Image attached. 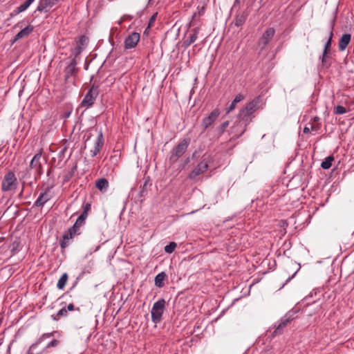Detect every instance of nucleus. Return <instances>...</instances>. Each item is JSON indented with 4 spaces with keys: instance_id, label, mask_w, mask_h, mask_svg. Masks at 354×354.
Wrapping results in <instances>:
<instances>
[{
    "instance_id": "42",
    "label": "nucleus",
    "mask_w": 354,
    "mask_h": 354,
    "mask_svg": "<svg viewBox=\"0 0 354 354\" xmlns=\"http://www.w3.org/2000/svg\"><path fill=\"white\" fill-rule=\"evenodd\" d=\"M312 120H313V123H317V122H319L320 118L317 116H315L313 118Z\"/></svg>"
},
{
    "instance_id": "15",
    "label": "nucleus",
    "mask_w": 354,
    "mask_h": 354,
    "mask_svg": "<svg viewBox=\"0 0 354 354\" xmlns=\"http://www.w3.org/2000/svg\"><path fill=\"white\" fill-rule=\"evenodd\" d=\"M104 145L103 136L101 131L98 132L97 138L95 141L94 146L91 150V155L92 157L95 156L100 153L102 146Z\"/></svg>"
},
{
    "instance_id": "29",
    "label": "nucleus",
    "mask_w": 354,
    "mask_h": 354,
    "mask_svg": "<svg viewBox=\"0 0 354 354\" xmlns=\"http://www.w3.org/2000/svg\"><path fill=\"white\" fill-rule=\"evenodd\" d=\"M149 184V181L147 179H145L143 185H140V190L138 193V196L140 198L145 197L147 194V187Z\"/></svg>"
},
{
    "instance_id": "7",
    "label": "nucleus",
    "mask_w": 354,
    "mask_h": 354,
    "mask_svg": "<svg viewBox=\"0 0 354 354\" xmlns=\"http://www.w3.org/2000/svg\"><path fill=\"white\" fill-rule=\"evenodd\" d=\"M99 94V88L97 86L93 84L88 91L85 95L84 99L82 101V106L83 107L88 108L91 107Z\"/></svg>"
},
{
    "instance_id": "33",
    "label": "nucleus",
    "mask_w": 354,
    "mask_h": 354,
    "mask_svg": "<svg viewBox=\"0 0 354 354\" xmlns=\"http://www.w3.org/2000/svg\"><path fill=\"white\" fill-rule=\"evenodd\" d=\"M333 112L336 115H341V114H344V113H346L347 110L344 106H341V105H337L334 107Z\"/></svg>"
},
{
    "instance_id": "12",
    "label": "nucleus",
    "mask_w": 354,
    "mask_h": 354,
    "mask_svg": "<svg viewBox=\"0 0 354 354\" xmlns=\"http://www.w3.org/2000/svg\"><path fill=\"white\" fill-rule=\"evenodd\" d=\"M239 121L236 120L233 126L230 128V134L232 136L231 140H234L241 137L246 131L247 127L239 125Z\"/></svg>"
},
{
    "instance_id": "46",
    "label": "nucleus",
    "mask_w": 354,
    "mask_h": 354,
    "mask_svg": "<svg viewBox=\"0 0 354 354\" xmlns=\"http://www.w3.org/2000/svg\"><path fill=\"white\" fill-rule=\"evenodd\" d=\"M70 114H71V112L65 113H64V117H65V118H68V117H69Z\"/></svg>"
},
{
    "instance_id": "30",
    "label": "nucleus",
    "mask_w": 354,
    "mask_h": 354,
    "mask_svg": "<svg viewBox=\"0 0 354 354\" xmlns=\"http://www.w3.org/2000/svg\"><path fill=\"white\" fill-rule=\"evenodd\" d=\"M75 170H76V166H74L70 171H68L64 174V179H63L64 183L69 181V180L73 177Z\"/></svg>"
},
{
    "instance_id": "22",
    "label": "nucleus",
    "mask_w": 354,
    "mask_h": 354,
    "mask_svg": "<svg viewBox=\"0 0 354 354\" xmlns=\"http://www.w3.org/2000/svg\"><path fill=\"white\" fill-rule=\"evenodd\" d=\"M95 187L102 192L106 191L109 187V182L106 178L98 179L95 183Z\"/></svg>"
},
{
    "instance_id": "25",
    "label": "nucleus",
    "mask_w": 354,
    "mask_h": 354,
    "mask_svg": "<svg viewBox=\"0 0 354 354\" xmlns=\"http://www.w3.org/2000/svg\"><path fill=\"white\" fill-rule=\"evenodd\" d=\"M244 99V95L242 94H238L233 101L232 102L231 104L226 109V113H229L232 111H233L237 103L240 102L241 100Z\"/></svg>"
},
{
    "instance_id": "34",
    "label": "nucleus",
    "mask_w": 354,
    "mask_h": 354,
    "mask_svg": "<svg viewBox=\"0 0 354 354\" xmlns=\"http://www.w3.org/2000/svg\"><path fill=\"white\" fill-rule=\"evenodd\" d=\"M176 246H177V244L175 242H171V243H169V244L167 245L165 247V251L167 253L171 254V252H174V250H175Z\"/></svg>"
},
{
    "instance_id": "23",
    "label": "nucleus",
    "mask_w": 354,
    "mask_h": 354,
    "mask_svg": "<svg viewBox=\"0 0 354 354\" xmlns=\"http://www.w3.org/2000/svg\"><path fill=\"white\" fill-rule=\"evenodd\" d=\"M248 17V15L245 12L238 14L234 21V25L236 27H240L244 24Z\"/></svg>"
},
{
    "instance_id": "31",
    "label": "nucleus",
    "mask_w": 354,
    "mask_h": 354,
    "mask_svg": "<svg viewBox=\"0 0 354 354\" xmlns=\"http://www.w3.org/2000/svg\"><path fill=\"white\" fill-rule=\"evenodd\" d=\"M229 124H230L229 121H225L216 128V131H217L218 136H221L224 133L225 129L229 126Z\"/></svg>"
},
{
    "instance_id": "28",
    "label": "nucleus",
    "mask_w": 354,
    "mask_h": 354,
    "mask_svg": "<svg viewBox=\"0 0 354 354\" xmlns=\"http://www.w3.org/2000/svg\"><path fill=\"white\" fill-rule=\"evenodd\" d=\"M334 160V158L332 156L326 157L324 160L322 162L321 167L324 169H329L332 165V162Z\"/></svg>"
},
{
    "instance_id": "4",
    "label": "nucleus",
    "mask_w": 354,
    "mask_h": 354,
    "mask_svg": "<svg viewBox=\"0 0 354 354\" xmlns=\"http://www.w3.org/2000/svg\"><path fill=\"white\" fill-rule=\"evenodd\" d=\"M211 158L208 154H204L201 162L189 174V179H195L197 176L206 172L209 168Z\"/></svg>"
},
{
    "instance_id": "5",
    "label": "nucleus",
    "mask_w": 354,
    "mask_h": 354,
    "mask_svg": "<svg viewBox=\"0 0 354 354\" xmlns=\"http://www.w3.org/2000/svg\"><path fill=\"white\" fill-rule=\"evenodd\" d=\"M166 301L161 299L156 301L151 308V320L153 323H159L162 319V316L165 308Z\"/></svg>"
},
{
    "instance_id": "43",
    "label": "nucleus",
    "mask_w": 354,
    "mask_h": 354,
    "mask_svg": "<svg viewBox=\"0 0 354 354\" xmlns=\"http://www.w3.org/2000/svg\"><path fill=\"white\" fill-rule=\"evenodd\" d=\"M310 130H311L310 128H309L308 127H305L304 129V133H309Z\"/></svg>"
},
{
    "instance_id": "40",
    "label": "nucleus",
    "mask_w": 354,
    "mask_h": 354,
    "mask_svg": "<svg viewBox=\"0 0 354 354\" xmlns=\"http://www.w3.org/2000/svg\"><path fill=\"white\" fill-rule=\"evenodd\" d=\"M156 13L154 14L151 18L150 19V21H149V27L151 26L152 25V24L153 23V21H155L156 19Z\"/></svg>"
},
{
    "instance_id": "36",
    "label": "nucleus",
    "mask_w": 354,
    "mask_h": 354,
    "mask_svg": "<svg viewBox=\"0 0 354 354\" xmlns=\"http://www.w3.org/2000/svg\"><path fill=\"white\" fill-rule=\"evenodd\" d=\"M88 213L86 212V211H82V212L78 216L77 220L78 221V222H81L82 223L84 224L85 223V221H86V218L88 216Z\"/></svg>"
},
{
    "instance_id": "24",
    "label": "nucleus",
    "mask_w": 354,
    "mask_h": 354,
    "mask_svg": "<svg viewBox=\"0 0 354 354\" xmlns=\"http://www.w3.org/2000/svg\"><path fill=\"white\" fill-rule=\"evenodd\" d=\"M35 1V0H26L19 6L17 7L14 12L15 15H18L25 10H26L28 7Z\"/></svg>"
},
{
    "instance_id": "10",
    "label": "nucleus",
    "mask_w": 354,
    "mask_h": 354,
    "mask_svg": "<svg viewBox=\"0 0 354 354\" xmlns=\"http://www.w3.org/2000/svg\"><path fill=\"white\" fill-rule=\"evenodd\" d=\"M41 150L37 153H36L33 158H32L29 167L31 169H34L37 175L40 176L42 173V165L41 163Z\"/></svg>"
},
{
    "instance_id": "14",
    "label": "nucleus",
    "mask_w": 354,
    "mask_h": 354,
    "mask_svg": "<svg viewBox=\"0 0 354 354\" xmlns=\"http://www.w3.org/2000/svg\"><path fill=\"white\" fill-rule=\"evenodd\" d=\"M219 115L220 111L218 109H215L213 110L207 117H205L203 120L202 125L204 129H206L209 127L216 121Z\"/></svg>"
},
{
    "instance_id": "11",
    "label": "nucleus",
    "mask_w": 354,
    "mask_h": 354,
    "mask_svg": "<svg viewBox=\"0 0 354 354\" xmlns=\"http://www.w3.org/2000/svg\"><path fill=\"white\" fill-rule=\"evenodd\" d=\"M58 1L59 0H39L35 12H48Z\"/></svg>"
},
{
    "instance_id": "21",
    "label": "nucleus",
    "mask_w": 354,
    "mask_h": 354,
    "mask_svg": "<svg viewBox=\"0 0 354 354\" xmlns=\"http://www.w3.org/2000/svg\"><path fill=\"white\" fill-rule=\"evenodd\" d=\"M333 26H334V25H333V24H332L330 28V30H329V36H328V40L324 45V50H323L324 52V54H329L330 52L332 39L333 37Z\"/></svg>"
},
{
    "instance_id": "9",
    "label": "nucleus",
    "mask_w": 354,
    "mask_h": 354,
    "mask_svg": "<svg viewBox=\"0 0 354 354\" xmlns=\"http://www.w3.org/2000/svg\"><path fill=\"white\" fill-rule=\"evenodd\" d=\"M293 315V313L289 312L285 316H283L281 319L279 324L276 326L274 330L273 331L272 336L282 334L284 328H286L287 326L295 319Z\"/></svg>"
},
{
    "instance_id": "48",
    "label": "nucleus",
    "mask_w": 354,
    "mask_h": 354,
    "mask_svg": "<svg viewBox=\"0 0 354 354\" xmlns=\"http://www.w3.org/2000/svg\"><path fill=\"white\" fill-rule=\"evenodd\" d=\"M15 15H15V12H14V11H13L12 12H11V13H10V16H11V17H13V16H15Z\"/></svg>"
},
{
    "instance_id": "47",
    "label": "nucleus",
    "mask_w": 354,
    "mask_h": 354,
    "mask_svg": "<svg viewBox=\"0 0 354 354\" xmlns=\"http://www.w3.org/2000/svg\"><path fill=\"white\" fill-rule=\"evenodd\" d=\"M80 48H78L77 53H75V56H77L80 54Z\"/></svg>"
},
{
    "instance_id": "37",
    "label": "nucleus",
    "mask_w": 354,
    "mask_h": 354,
    "mask_svg": "<svg viewBox=\"0 0 354 354\" xmlns=\"http://www.w3.org/2000/svg\"><path fill=\"white\" fill-rule=\"evenodd\" d=\"M310 124V129L312 131H318L320 127H321V123L320 122H317V123H312V124Z\"/></svg>"
},
{
    "instance_id": "6",
    "label": "nucleus",
    "mask_w": 354,
    "mask_h": 354,
    "mask_svg": "<svg viewBox=\"0 0 354 354\" xmlns=\"http://www.w3.org/2000/svg\"><path fill=\"white\" fill-rule=\"evenodd\" d=\"M17 187V179L15 174L12 171H9L3 176L1 183V189L3 192H10L15 190Z\"/></svg>"
},
{
    "instance_id": "3",
    "label": "nucleus",
    "mask_w": 354,
    "mask_h": 354,
    "mask_svg": "<svg viewBox=\"0 0 354 354\" xmlns=\"http://www.w3.org/2000/svg\"><path fill=\"white\" fill-rule=\"evenodd\" d=\"M84 225V224L76 220L73 225L63 234L62 238L59 241V245L62 249L66 248L68 245L69 240L72 239L75 235L80 234V228Z\"/></svg>"
},
{
    "instance_id": "35",
    "label": "nucleus",
    "mask_w": 354,
    "mask_h": 354,
    "mask_svg": "<svg viewBox=\"0 0 354 354\" xmlns=\"http://www.w3.org/2000/svg\"><path fill=\"white\" fill-rule=\"evenodd\" d=\"M328 54H324V52L323 51L322 55L321 57L322 64L323 66L328 67L330 66V64L328 63Z\"/></svg>"
},
{
    "instance_id": "16",
    "label": "nucleus",
    "mask_w": 354,
    "mask_h": 354,
    "mask_svg": "<svg viewBox=\"0 0 354 354\" xmlns=\"http://www.w3.org/2000/svg\"><path fill=\"white\" fill-rule=\"evenodd\" d=\"M199 31H200V28L198 27H196V28H193L191 32H190V34L187 37V38H186L183 42V46L184 48H187L189 47L191 44H192L193 43H194L196 41V40L197 39V37H198V35L199 33Z\"/></svg>"
},
{
    "instance_id": "45",
    "label": "nucleus",
    "mask_w": 354,
    "mask_h": 354,
    "mask_svg": "<svg viewBox=\"0 0 354 354\" xmlns=\"http://www.w3.org/2000/svg\"><path fill=\"white\" fill-rule=\"evenodd\" d=\"M53 333H45V334H44V336H45L46 337H50L53 336Z\"/></svg>"
},
{
    "instance_id": "13",
    "label": "nucleus",
    "mask_w": 354,
    "mask_h": 354,
    "mask_svg": "<svg viewBox=\"0 0 354 354\" xmlns=\"http://www.w3.org/2000/svg\"><path fill=\"white\" fill-rule=\"evenodd\" d=\"M140 35L138 32H132L124 40V48L126 49H131L136 46L140 41Z\"/></svg>"
},
{
    "instance_id": "8",
    "label": "nucleus",
    "mask_w": 354,
    "mask_h": 354,
    "mask_svg": "<svg viewBox=\"0 0 354 354\" xmlns=\"http://www.w3.org/2000/svg\"><path fill=\"white\" fill-rule=\"evenodd\" d=\"M274 34H275V30L274 28H268L263 33V35L259 39L258 42H257V45L261 50L266 49L267 45L272 40Z\"/></svg>"
},
{
    "instance_id": "18",
    "label": "nucleus",
    "mask_w": 354,
    "mask_h": 354,
    "mask_svg": "<svg viewBox=\"0 0 354 354\" xmlns=\"http://www.w3.org/2000/svg\"><path fill=\"white\" fill-rule=\"evenodd\" d=\"M33 29L34 27L32 26H26L15 35L13 42L28 37L33 31Z\"/></svg>"
},
{
    "instance_id": "20",
    "label": "nucleus",
    "mask_w": 354,
    "mask_h": 354,
    "mask_svg": "<svg viewBox=\"0 0 354 354\" xmlns=\"http://www.w3.org/2000/svg\"><path fill=\"white\" fill-rule=\"evenodd\" d=\"M50 197L47 192L40 194L34 203V206L43 207L44 204L50 200Z\"/></svg>"
},
{
    "instance_id": "19",
    "label": "nucleus",
    "mask_w": 354,
    "mask_h": 354,
    "mask_svg": "<svg viewBox=\"0 0 354 354\" xmlns=\"http://www.w3.org/2000/svg\"><path fill=\"white\" fill-rule=\"evenodd\" d=\"M351 35L348 33L344 34L339 40L338 48L340 51H344L350 43Z\"/></svg>"
},
{
    "instance_id": "50",
    "label": "nucleus",
    "mask_w": 354,
    "mask_h": 354,
    "mask_svg": "<svg viewBox=\"0 0 354 354\" xmlns=\"http://www.w3.org/2000/svg\"><path fill=\"white\" fill-rule=\"evenodd\" d=\"M1 151V148H0V152Z\"/></svg>"
},
{
    "instance_id": "27",
    "label": "nucleus",
    "mask_w": 354,
    "mask_h": 354,
    "mask_svg": "<svg viewBox=\"0 0 354 354\" xmlns=\"http://www.w3.org/2000/svg\"><path fill=\"white\" fill-rule=\"evenodd\" d=\"M68 278V276L67 273H64L62 275V277L59 278V279L57 282V287L58 289H59V290L64 289V288L65 287V286L67 283Z\"/></svg>"
},
{
    "instance_id": "1",
    "label": "nucleus",
    "mask_w": 354,
    "mask_h": 354,
    "mask_svg": "<svg viewBox=\"0 0 354 354\" xmlns=\"http://www.w3.org/2000/svg\"><path fill=\"white\" fill-rule=\"evenodd\" d=\"M259 100L255 99L250 102L246 106L240 110L237 120L239 121V125L247 127L254 118V113L258 109Z\"/></svg>"
},
{
    "instance_id": "44",
    "label": "nucleus",
    "mask_w": 354,
    "mask_h": 354,
    "mask_svg": "<svg viewBox=\"0 0 354 354\" xmlns=\"http://www.w3.org/2000/svg\"><path fill=\"white\" fill-rule=\"evenodd\" d=\"M299 270V268L297 270V271H295L294 272V274H292V276L291 277H288V279H287V281H290L292 277H295V275L297 274V271Z\"/></svg>"
},
{
    "instance_id": "38",
    "label": "nucleus",
    "mask_w": 354,
    "mask_h": 354,
    "mask_svg": "<svg viewBox=\"0 0 354 354\" xmlns=\"http://www.w3.org/2000/svg\"><path fill=\"white\" fill-rule=\"evenodd\" d=\"M59 344V341L57 339H53L50 342L48 343L47 345V347H55L57 346Z\"/></svg>"
},
{
    "instance_id": "32",
    "label": "nucleus",
    "mask_w": 354,
    "mask_h": 354,
    "mask_svg": "<svg viewBox=\"0 0 354 354\" xmlns=\"http://www.w3.org/2000/svg\"><path fill=\"white\" fill-rule=\"evenodd\" d=\"M68 315V313H67V309L66 308H62V309H60L56 316H54L53 315V319L55 320H57L59 319L61 317H66Z\"/></svg>"
},
{
    "instance_id": "26",
    "label": "nucleus",
    "mask_w": 354,
    "mask_h": 354,
    "mask_svg": "<svg viewBox=\"0 0 354 354\" xmlns=\"http://www.w3.org/2000/svg\"><path fill=\"white\" fill-rule=\"evenodd\" d=\"M167 279V274L162 272L158 274L155 277V285L158 288L164 286V281Z\"/></svg>"
},
{
    "instance_id": "49",
    "label": "nucleus",
    "mask_w": 354,
    "mask_h": 354,
    "mask_svg": "<svg viewBox=\"0 0 354 354\" xmlns=\"http://www.w3.org/2000/svg\"><path fill=\"white\" fill-rule=\"evenodd\" d=\"M50 172H51V169H49V170L48 171V172H47V175H48V176H50Z\"/></svg>"
},
{
    "instance_id": "17",
    "label": "nucleus",
    "mask_w": 354,
    "mask_h": 354,
    "mask_svg": "<svg viewBox=\"0 0 354 354\" xmlns=\"http://www.w3.org/2000/svg\"><path fill=\"white\" fill-rule=\"evenodd\" d=\"M77 61L75 58L72 59L64 70L65 79L68 80L71 76L75 75L77 72Z\"/></svg>"
},
{
    "instance_id": "41",
    "label": "nucleus",
    "mask_w": 354,
    "mask_h": 354,
    "mask_svg": "<svg viewBox=\"0 0 354 354\" xmlns=\"http://www.w3.org/2000/svg\"><path fill=\"white\" fill-rule=\"evenodd\" d=\"M67 309V312L69 310V311H71V310H75V306L73 304H70L68 305L67 308H66Z\"/></svg>"
},
{
    "instance_id": "39",
    "label": "nucleus",
    "mask_w": 354,
    "mask_h": 354,
    "mask_svg": "<svg viewBox=\"0 0 354 354\" xmlns=\"http://www.w3.org/2000/svg\"><path fill=\"white\" fill-rule=\"evenodd\" d=\"M91 210V204L90 203H86L83 205V211H86V212L88 213V212Z\"/></svg>"
},
{
    "instance_id": "2",
    "label": "nucleus",
    "mask_w": 354,
    "mask_h": 354,
    "mask_svg": "<svg viewBox=\"0 0 354 354\" xmlns=\"http://www.w3.org/2000/svg\"><path fill=\"white\" fill-rule=\"evenodd\" d=\"M189 145V140L188 139L185 138L181 140L180 142L170 151L169 156V162L171 164L176 162L186 152Z\"/></svg>"
}]
</instances>
